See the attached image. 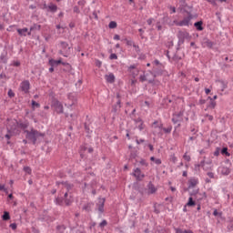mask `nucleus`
<instances>
[{
	"label": "nucleus",
	"mask_w": 233,
	"mask_h": 233,
	"mask_svg": "<svg viewBox=\"0 0 233 233\" xmlns=\"http://www.w3.org/2000/svg\"><path fill=\"white\" fill-rule=\"evenodd\" d=\"M24 134H25L26 139H28V141H31L33 145H35L37 143V139H39V137H45L44 133L34 129V127H32L30 131L25 130Z\"/></svg>",
	"instance_id": "nucleus-1"
},
{
	"label": "nucleus",
	"mask_w": 233,
	"mask_h": 233,
	"mask_svg": "<svg viewBox=\"0 0 233 233\" xmlns=\"http://www.w3.org/2000/svg\"><path fill=\"white\" fill-rule=\"evenodd\" d=\"M185 14H187L186 16L183 17L182 20L179 22L177 21V26H192V20L194 17H198V15H192V11H188L187 9H184Z\"/></svg>",
	"instance_id": "nucleus-2"
},
{
	"label": "nucleus",
	"mask_w": 233,
	"mask_h": 233,
	"mask_svg": "<svg viewBox=\"0 0 233 233\" xmlns=\"http://www.w3.org/2000/svg\"><path fill=\"white\" fill-rule=\"evenodd\" d=\"M177 37L178 39L177 50H179L181 45L185 44V39H187L188 41H189V39H192V36L187 31H178Z\"/></svg>",
	"instance_id": "nucleus-3"
},
{
	"label": "nucleus",
	"mask_w": 233,
	"mask_h": 233,
	"mask_svg": "<svg viewBox=\"0 0 233 233\" xmlns=\"http://www.w3.org/2000/svg\"><path fill=\"white\" fill-rule=\"evenodd\" d=\"M61 50L58 51V54L60 56H63L64 57H68L70 54L72 53V47L68 46V43L62 41L60 42Z\"/></svg>",
	"instance_id": "nucleus-4"
},
{
	"label": "nucleus",
	"mask_w": 233,
	"mask_h": 233,
	"mask_svg": "<svg viewBox=\"0 0 233 233\" xmlns=\"http://www.w3.org/2000/svg\"><path fill=\"white\" fill-rule=\"evenodd\" d=\"M67 98L69 99V101H72L71 104L69 105H65L67 108H69V110H75L76 108V105L77 103V97L76 96V94L74 93H69L67 95Z\"/></svg>",
	"instance_id": "nucleus-5"
},
{
	"label": "nucleus",
	"mask_w": 233,
	"mask_h": 233,
	"mask_svg": "<svg viewBox=\"0 0 233 233\" xmlns=\"http://www.w3.org/2000/svg\"><path fill=\"white\" fill-rule=\"evenodd\" d=\"M51 106L55 109V112H56V114L64 113L63 104L59 100L56 98L53 99Z\"/></svg>",
	"instance_id": "nucleus-6"
},
{
	"label": "nucleus",
	"mask_w": 233,
	"mask_h": 233,
	"mask_svg": "<svg viewBox=\"0 0 233 233\" xmlns=\"http://www.w3.org/2000/svg\"><path fill=\"white\" fill-rule=\"evenodd\" d=\"M133 177H136L137 181H143L145 179V174L141 172V168L136 167L133 169V173L131 174Z\"/></svg>",
	"instance_id": "nucleus-7"
},
{
	"label": "nucleus",
	"mask_w": 233,
	"mask_h": 233,
	"mask_svg": "<svg viewBox=\"0 0 233 233\" xmlns=\"http://www.w3.org/2000/svg\"><path fill=\"white\" fill-rule=\"evenodd\" d=\"M20 88L24 94H28L30 92V81L25 80L21 82Z\"/></svg>",
	"instance_id": "nucleus-8"
},
{
	"label": "nucleus",
	"mask_w": 233,
	"mask_h": 233,
	"mask_svg": "<svg viewBox=\"0 0 233 233\" xmlns=\"http://www.w3.org/2000/svg\"><path fill=\"white\" fill-rule=\"evenodd\" d=\"M105 201H106V198H98V202L96 203V208L99 214H103V212H105Z\"/></svg>",
	"instance_id": "nucleus-9"
},
{
	"label": "nucleus",
	"mask_w": 233,
	"mask_h": 233,
	"mask_svg": "<svg viewBox=\"0 0 233 233\" xmlns=\"http://www.w3.org/2000/svg\"><path fill=\"white\" fill-rule=\"evenodd\" d=\"M15 123H16V127H18V128H21V130H27L26 128H28V127H30V123L25 120V121H17L15 120Z\"/></svg>",
	"instance_id": "nucleus-10"
},
{
	"label": "nucleus",
	"mask_w": 233,
	"mask_h": 233,
	"mask_svg": "<svg viewBox=\"0 0 233 233\" xmlns=\"http://www.w3.org/2000/svg\"><path fill=\"white\" fill-rule=\"evenodd\" d=\"M214 42H212L210 39H208V37H204L202 39V46L204 48H213L214 47Z\"/></svg>",
	"instance_id": "nucleus-11"
},
{
	"label": "nucleus",
	"mask_w": 233,
	"mask_h": 233,
	"mask_svg": "<svg viewBox=\"0 0 233 233\" xmlns=\"http://www.w3.org/2000/svg\"><path fill=\"white\" fill-rule=\"evenodd\" d=\"M163 25H168V26H174V25H177V20L171 21L170 17L168 15H166L162 18Z\"/></svg>",
	"instance_id": "nucleus-12"
},
{
	"label": "nucleus",
	"mask_w": 233,
	"mask_h": 233,
	"mask_svg": "<svg viewBox=\"0 0 233 233\" xmlns=\"http://www.w3.org/2000/svg\"><path fill=\"white\" fill-rule=\"evenodd\" d=\"M162 66H158L157 67H153V77H157L158 76H163V68H161Z\"/></svg>",
	"instance_id": "nucleus-13"
},
{
	"label": "nucleus",
	"mask_w": 233,
	"mask_h": 233,
	"mask_svg": "<svg viewBox=\"0 0 233 233\" xmlns=\"http://www.w3.org/2000/svg\"><path fill=\"white\" fill-rule=\"evenodd\" d=\"M182 116H183V113H177L176 115H173L172 123H174V125H177V123H181L183 121V118H181Z\"/></svg>",
	"instance_id": "nucleus-14"
},
{
	"label": "nucleus",
	"mask_w": 233,
	"mask_h": 233,
	"mask_svg": "<svg viewBox=\"0 0 233 233\" xmlns=\"http://www.w3.org/2000/svg\"><path fill=\"white\" fill-rule=\"evenodd\" d=\"M119 110H121V100L120 99H118L116 101V103L115 105H113L111 112H113V114H117V112H119Z\"/></svg>",
	"instance_id": "nucleus-15"
},
{
	"label": "nucleus",
	"mask_w": 233,
	"mask_h": 233,
	"mask_svg": "<svg viewBox=\"0 0 233 233\" xmlns=\"http://www.w3.org/2000/svg\"><path fill=\"white\" fill-rule=\"evenodd\" d=\"M8 53H2L0 55V65H6L8 63Z\"/></svg>",
	"instance_id": "nucleus-16"
},
{
	"label": "nucleus",
	"mask_w": 233,
	"mask_h": 233,
	"mask_svg": "<svg viewBox=\"0 0 233 233\" xmlns=\"http://www.w3.org/2000/svg\"><path fill=\"white\" fill-rule=\"evenodd\" d=\"M199 183V180L196 177H192L188 180V188H194Z\"/></svg>",
	"instance_id": "nucleus-17"
},
{
	"label": "nucleus",
	"mask_w": 233,
	"mask_h": 233,
	"mask_svg": "<svg viewBox=\"0 0 233 233\" xmlns=\"http://www.w3.org/2000/svg\"><path fill=\"white\" fill-rule=\"evenodd\" d=\"M50 66H59L63 61L61 59L59 60H54L53 58L49 59L48 61Z\"/></svg>",
	"instance_id": "nucleus-18"
},
{
	"label": "nucleus",
	"mask_w": 233,
	"mask_h": 233,
	"mask_svg": "<svg viewBox=\"0 0 233 233\" xmlns=\"http://www.w3.org/2000/svg\"><path fill=\"white\" fill-rule=\"evenodd\" d=\"M194 26H195V28H197V30L198 31V32H203V30H204V27H203V21H198V22H196L195 24H194Z\"/></svg>",
	"instance_id": "nucleus-19"
},
{
	"label": "nucleus",
	"mask_w": 233,
	"mask_h": 233,
	"mask_svg": "<svg viewBox=\"0 0 233 233\" xmlns=\"http://www.w3.org/2000/svg\"><path fill=\"white\" fill-rule=\"evenodd\" d=\"M106 79L107 83H115L116 76H114V73H110L109 75H106Z\"/></svg>",
	"instance_id": "nucleus-20"
},
{
	"label": "nucleus",
	"mask_w": 233,
	"mask_h": 233,
	"mask_svg": "<svg viewBox=\"0 0 233 233\" xmlns=\"http://www.w3.org/2000/svg\"><path fill=\"white\" fill-rule=\"evenodd\" d=\"M15 130V125L10 129L7 127V134L5 136V139L10 140L12 138V132Z\"/></svg>",
	"instance_id": "nucleus-21"
},
{
	"label": "nucleus",
	"mask_w": 233,
	"mask_h": 233,
	"mask_svg": "<svg viewBox=\"0 0 233 233\" xmlns=\"http://www.w3.org/2000/svg\"><path fill=\"white\" fill-rule=\"evenodd\" d=\"M93 207H94V202H89L84 205L83 210H86V212H91Z\"/></svg>",
	"instance_id": "nucleus-22"
},
{
	"label": "nucleus",
	"mask_w": 233,
	"mask_h": 233,
	"mask_svg": "<svg viewBox=\"0 0 233 233\" xmlns=\"http://www.w3.org/2000/svg\"><path fill=\"white\" fill-rule=\"evenodd\" d=\"M34 30H41V25L34 24L30 27V32L27 33V35H32V32H34Z\"/></svg>",
	"instance_id": "nucleus-23"
},
{
	"label": "nucleus",
	"mask_w": 233,
	"mask_h": 233,
	"mask_svg": "<svg viewBox=\"0 0 233 233\" xmlns=\"http://www.w3.org/2000/svg\"><path fill=\"white\" fill-rule=\"evenodd\" d=\"M147 188L149 190V194H156V191L157 190L156 187L152 184V181L147 184Z\"/></svg>",
	"instance_id": "nucleus-24"
},
{
	"label": "nucleus",
	"mask_w": 233,
	"mask_h": 233,
	"mask_svg": "<svg viewBox=\"0 0 233 233\" xmlns=\"http://www.w3.org/2000/svg\"><path fill=\"white\" fill-rule=\"evenodd\" d=\"M47 8L48 12H51V14H56V12H57V6L56 5V4L51 3Z\"/></svg>",
	"instance_id": "nucleus-25"
},
{
	"label": "nucleus",
	"mask_w": 233,
	"mask_h": 233,
	"mask_svg": "<svg viewBox=\"0 0 233 233\" xmlns=\"http://www.w3.org/2000/svg\"><path fill=\"white\" fill-rule=\"evenodd\" d=\"M61 184L64 185V187H65V188H66L67 192H69V190H72V188H74V184H70V183L65 182V181H62Z\"/></svg>",
	"instance_id": "nucleus-26"
},
{
	"label": "nucleus",
	"mask_w": 233,
	"mask_h": 233,
	"mask_svg": "<svg viewBox=\"0 0 233 233\" xmlns=\"http://www.w3.org/2000/svg\"><path fill=\"white\" fill-rule=\"evenodd\" d=\"M26 32H28V28L26 27L17 29V33L19 34V35H23L24 37H26Z\"/></svg>",
	"instance_id": "nucleus-27"
},
{
	"label": "nucleus",
	"mask_w": 233,
	"mask_h": 233,
	"mask_svg": "<svg viewBox=\"0 0 233 233\" xmlns=\"http://www.w3.org/2000/svg\"><path fill=\"white\" fill-rule=\"evenodd\" d=\"M186 207H196V200L192 197H189Z\"/></svg>",
	"instance_id": "nucleus-28"
},
{
	"label": "nucleus",
	"mask_w": 233,
	"mask_h": 233,
	"mask_svg": "<svg viewBox=\"0 0 233 233\" xmlns=\"http://www.w3.org/2000/svg\"><path fill=\"white\" fill-rule=\"evenodd\" d=\"M175 232H176V233H194L193 230H190V229H185V230H183V229H181V228H175Z\"/></svg>",
	"instance_id": "nucleus-29"
},
{
	"label": "nucleus",
	"mask_w": 233,
	"mask_h": 233,
	"mask_svg": "<svg viewBox=\"0 0 233 233\" xmlns=\"http://www.w3.org/2000/svg\"><path fill=\"white\" fill-rule=\"evenodd\" d=\"M221 174H222V176H228V174H230V168H228L227 167H223L221 168Z\"/></svg>",
	"instance_id": "nucleus-30"
},
{
	"label": "nucleus",
	"mask_w": 233,
	"mask_h": 233,
	"mask_svg": "<svg viewBox=\"0 0 233 233\" xmlns=\"http://www.w3.org/2000/svg\"><path fill=\"white\" fill-rule=\"evenodd\" d=\"M55 203H56V205H59L60 207H63V203H65V199L62 198L57 197L55 199Z\"/></svg>",
	"instance_id": "nucleus-31"
},
{
	"label": "nucleus",
	"mask_w": 233,
	"mask_h": 233,
	"mask_svg": "<svg viewBox=\"0 0 233 233\" xmlns=\"http://www.w3.org/2000/svg\"><path fill=\"white\" fill-rule=\"evenodd\" d=\"M56 230L59 233H65V230H66V227L65 225H58L56 226Z\"/></svg>",
	"instance_id": "nucleus-32"
},
{
	"label": "nucleus",
	"mask_w": 233,
	"mask_h": 233,
	"mask_svg": "<svg viewBox=\"0 0 233 233\" xmlns=\"http://www.w3.org/2000/svg\"><path fill=\"white\" fill-rule=\"evenodd\" d=\"M3 221H8L10 219V212L5 211L2 216Z\"/></svg>",
	"instance_id": "nucleus-33"
},
{
	"label": "nucleus",
	"mask_w": 233,
	"mask_h": 233,
	"mask_svg": "<svg viewBox=\"0 0 233 233\" xmlns=\"http://www.w3.org/2000/svg\"><path fill=\"white\" fill-rule=\"evenodd\" d=\"M179 5H180V7L181 8H192V6H188L187 5V0H179Z\"/></svg>",
	"instance_id": "nucleus-34"
},
{
	"label": "nucleus",
	"mask_w": 233,
	"mask_h": 233,
	"mask_svg": "<svg viewBox=\"0 0 233 233\" xmlns=\"http://www.w3.org/2000/svg\"><path fill=\"white\" fill-rule=\"evenodd\" d=\"M220 153L222 154V156H227L228 157H230V153H228V147H223L220 150Z\"/></svg>",
	"instance_id": "nucleus-35"
},
{
	"label": "nucleus",
	"mask_w": 233,
	"mask_h": 233,
	"mask_svg": "<svg viewBox=\"0 0 233 233\" xmlns=\"http://www.w3.org/2000/svg\"><path fill=\"white\" fill-rule=\"evenodd\" d=\"M182 57L179 56L177 54H175L172 57V61H174L175 63H179V61H181Z\"/></svg>",
	"instance_id": "nucleus-36"
},
{
	"label": "nucleus",
	"mask_w": 233,
	"mask_h": 233,
	"mask_svg": "<svg viewBox=\"0 0 233 233\" xmlns=\"http://www.w3.org/2000/svg\"><path fill=\"white\" fill-rule=\"evenodd\" d=\"M31 105H32V108H39L41 106V104L37 103L35 100H32Z\"/></svg>",
	"instance_id": "nucleus-37"
},
{
	"label": "nucleus",
	"mask_w": 233,
	"mask_h": 233,
	"mask_svg": "<svg viewBox=\"0 0 233 233\" xmlns=\"http://www.w3.org/2000/svg\"><path fill=\"white\" fill-rule=\"evenodd\" d=\"M109 28L114 29L117 28V23L116 21H111L108 25Z\"/></svg>",
	"instance_id": "nucleus-38"
},
{
	"label": "nucleus",
	"mask_w": 233,
	"mask_h": 233,
	"mask_svg": "<svg viewBox=\"0 0 233 233\" xmlns=\"http://www.w3.org/2000/svg\"><path fill=\"white\" fill-rule=\"evenodd\" d=\"M163 132H165V134H170L172 132V126H169L168 127H164Z\"/></svg>",
	"instance_id": "nucleus-39"
},
{
	"label": "nucleus",
	"mask_w": 233,
	"mask_h": 233,
	"mask_svg": "<svg viewBox=\"0 0 233 233\" xmlns=\"http://www.w3.org/2000/svg\"><path fill=\"white\" fill-rule=\"evenodd\" d=\"M85 127V130L87 134H91L92 130H90V125H88L87 123L84 124Z\"/></svg>",
	"instance_id": "nucleus-40"
},
{
	"label": "nucleus",
	"mask_w": 233,
	"mask_h": 233,
	"mask_svg": "<svg viewBox=\"0 0 233 233\" xmlns=\"http://www.w3.org/2000/svg\"><path fill=\"white\" fill-rule=\"evenodd\" d=\"M106 225H108V222L104 219V220H102V222L99 223V228H104L106 227Z\"/></svg>",
	"instance_id": "nucleus-41"
},
{
	"label": "nucleus",
	"mask_w": 233,
	"mask_h": 233,
	"mask_svg": "<svg viewBox=\"0 0 233 233\" xmlns=\"http://www.w3.org/2000/svg\"><path fill=\"white\" fill-rule=\"evenodd\" d=\"M203 163H205V162L202 161L200 164H196V165H195V170H196V172H199V168H201V167H203Z\"/></svg>",
	"instance_id": "nucleus-42"
},
{
	"label": "nucleus",
	"mask_w": 233,
	"mask_h": 233,
	"mask_svg": "<svg viewBox=\"0 0 233 233\" xmlns=\"http://www.w3.org/2000/svg\"><path fill=\"white\" fill-rule=\"evenodd\" d=\"M218 82L221 84L222 91L225 90L227 88L228 83L223 80H219Z\"/></svg>",
	"instance_id": "nucleus-43"
},
{
	"label": "nucleus",
	"mask_w": 233,
	"mask_h": 233,
	"mask_svg": "<svg viewBox=\"0 0 233 233\" xmlns=\"http://www.w3.org/2000/svg\"><path fill=\"white\" fill-rule=\"evenodd\" d=\"M139 81L141 83H145V81H147V75L146 74L140 75Z\"/></svg>",
	"instance_id": "nucleus-44"
},
{
	"label": "nucleus",
	"mask_w": 233,
	"mask_h": 233,
	"mask_svg": "<svg viewBox=\"0 0 233 233\" xmlns=\"http://www.w3.org/2000/svg\"><path fill=\"white\" fill-rule=\"evenodd\" d=\"M213 216L221 218V216H223V213L218 212V209H214Z\"/></svg>",
	"instance_id": "nucleus-45"
},
{
	"label": "nucleus",
	"mask_w": 233,
	"mask_h": 233,
	"mask_svg": "<svg viewBox=\"0 0 233 233\" xmlns=\"http://www.w3.org/2000/svg\"><path fill=\"white\" fill-rule=\"evenodd\" d=\"M125 41H126L127 46H134V45H136V43H134V41H132V40H128L126 38Z\"/></svg>",
	"instance_id": "nucleus-46"
},
{
	"label": "nucleus",
	"mask_w": 233,
	"mask_h": 233,
	"mask_svg": "<svg viewBox=\"0 0 233 233\" xmlns=\"http://www.w3.org/2000/svg\"><path fill=\"white\" fill-rule=\"evenodd\" d=\"M139 164L141 165V167H148L147 160L143 158L139 161Z\"/></svg>",
	"instance_id": "nucleus-47"
},
{
	"label": "nucleus",
	"mask_w": 233,
	"mask_h": 233,
	"mask_svg": "<svg viewBox=\"0 0 233 233\" xmlns=\"http://www.w3.org/2000/svg\"><path fill=\"white\" fill-rule=\"evenodd\" d=\"M8 97H15V93L12 89H9L7 92Z\"/></svg>",
	"instance_id": "nucleus-48"
},
{
	"label": "nucleus",
	"mask_w": 233,
	"mask_h": 233,
	"mask_svg": "<svg viewBox=\"0 0 233 233\" xmlns=\"http://www.w3.org/2000/svg\"><path fill=\"white\" fill-rule=\"evenodd\" d=\"M208 108H216V101L215 100H210Z\"/></svg>",
	"instance_id": "nucleus-49"
},
{
	"label": "nucleus",
	"mask_w": 233,
	"mask_h": 233,
	"mask_svg": "<svg viewBox=\"0 0 233 233\" xmlns=\"http://www.w3.org/2000/svg\"><path fill=\"white\" fill-rule=\"evenodd\" d=\"M24 172L26 174H32V168H30V167H24Z\"/></svg>",
	"instance_id": "nucleus-50"
},
{
	"label": "nucleus",
	"mask_w": 233,
	"mask_h": 233,
	"mask_svg": "<svg viewBox=\"0 0 233 233\" xmlns=\"http://www.w3.org/2000/svg\"><path fill=\"white\" fill-rule=\"evenodd\" d=\"M46 218H50L48 215H43L38 218L39 221H46Z\"/></svg>",
	"instance_id": "nucleus-51"
},
{
	"label": "nucleus",
	"mask_w": 233,
	"mask_h": 233,
	"mask_svg": "<svg viewBox=\"0 0 233 233\" xmlns=\"http://www.w3.org/2000/svg\"><path fill=\"white\" fill-rule=\"evenodd\" d=\"M64 201L66 207H70V205H72V200L70 198H65Z\"/></svg>",
	"instance_id": "nucleus-52"
},
{
	"label": "nucleus",
	"mask_w": 233,
	"mask_h": 233,
	"mask_svg": "<svg viewBox=\"0 0 233 233\" xmlns=\"http://www.w3.org/2000/svg\"><path fill=\"white\" fill-rule=\"evenodd\" d=\"M133 48H135V51L137 52V54H139V52H141L139 46H137L136 44H134Z\"/></svg>",
	"instance_id": "nucleus-53"
},
{
	"label": "nucleus",
	"mask_w": 233,
	"mask_h": 233,
	"mask_svg": "<svg viewBox=\"0 0 233 233\" xmlns=\"http://www.w3.org/2000/svg\"><path fill=\"white\" fill-rule=\"evenodd\" d=\"M10 228H12V230H17V224L16 223H12L9 225Z\"/></svg>",
	"instance_id": "nucleus-54"
},
{
	"label": "nucleus",
	"mask_w": 233,
	"mask_h": 233,
	"mask_svg": "<svg viewBox=\"0 0 233 233\" xmlns=\"http://www.w3.org/2000/svg\"><path fill=\"white\" fill-rule=\"evenodd\" d=\"M199 193V189H194L189 193V196H197Z\"/></svg>",
	"instance_id": "nucleus-55"
},
{
	"label": "nucleus",
	"mask_w": 233,
	"mask_h": 233,
	"mask_svg": "<svg viewBox=\"0 0 233 233\" xmlns=\"http://www.w3.org/2000/svg\"><path fill=\"white\" fill-rule=\"evenodd\" d=\"M73 11L75 14H80L81 11L79 10V7L77 5L74 6Z\"/></svg>",
	"instance_id": "nucleus-56"
},
{
	"label": "nucleus",
	"mask_w": 233,
	"mask_h": 233,
	"mask_svg": "<svg viewBox=\"0 0 233 233\" xmlns=\"http://www.w3.org/2000/svg\"><path fill=\"white\" fill-rule=\"evenodd\" d=\"M153 65H156V66H163V65H161V62H159V60H157V59L153 61Z\"/></svg>",
	"instance_id": "nucleus-57"
},
{
	"label": "nucleus",
	"mask_w": 233,
	"mask_h": 233,
	"mask_svg": "<svg viewBox=\"0 0 233 233\" xmlns=\"http://www.w3.org/2000/svg\"><path fill=\"white\" fill-rule=\"evenodd\" d=\"M183 159H185V161L189 162L190 161V156L187 155V153L183 156Z\"/></svg>",
	"instance_id": "nucleus-58"
},
{
	"label": "nucleus",
	"mask_w": 233,
	"mask_h": 233,
	"mask_svg": "<svg viewBox=\"0 0 233 233\" xmlns=\"http://www.w3.org/2000/svg\"><path fill=\"white\" fill-rule=\"evenodd\" d=\"M109 59H117V55H116V53H112L110 56H109Z\"/></svg>",
	"instance_id": "nucleus-59"
},
{
	"label": "nucleus",
	"mask_w": 233,
	"mask_h": 233,
	"mask_svg": "<svg viewBox=\"0 0 233 233\" xmlns=\"http://www.w3.org/2000/svg\"><path fill=\"white\" fill-rule=\"evenodd\" d=\"M137 68V66L136 65H131L129 67H128V72H132V70L136 69Z\"/></svg>",
	"instance_id": "nucleus-60"
},
{
	"label": "nucleus",
	"mask_w": 233,
	"mask_h": 233,
	"mask_svg": "<svg viewBox=\"0 0 233 233\" xmlns=\"http://www.w3.org/2000/svg\"><path fill=\"white\" fill-rule=\"evenodd\" d=\"M137 145H141V143H145V139L140 138L136 140Z\"/></svg>",
	"instance_id": "nucleus-61"
},
{
	"label": "nucleus",
	"mask_w": 233,
	"mask_h": 233,
	"mask_svg": "<svg viewBox=\"0 0 233 233\" xmlns=\"http://www.w3.org/2000/svg\"><path fill=\"white\" fill-rule=\"evenodd\" d=\"M13 66H21V62H19V61H14V62H13Z\"/></svg>",
	"instance_id": "nucleus-62"
},
{
	"label": "nucleus",
	"mask_w": 233,
	"mask_h": 233,
	"mask_svg": "<svg viewBox=\"0 0 233 233\" xmlns=\"http://www.w3.org/2000/svg\"><path fill=\"white\" fill-rule=\"evenodd\" d=\"M207 176H208V177H210V179H214V173L212 172H208Z\"/></svg>",
	"instance_id": "nucleus-63"
},
{
	"label": "nucleus",
	"mask_w": 233,
	"mask_h": 233,
	"mask_svg": "<svg viewBox=\"0 0 233 233\" xmlns=\"http://www.w3.org/2000/svg\"><path fill=\"white\" fill-rule=\"evenodd\" d=\"M156 165H161V159L160 158H155Z\"/></svg>",
	"instance_id": "nucleus-64"
}]
</instances>
